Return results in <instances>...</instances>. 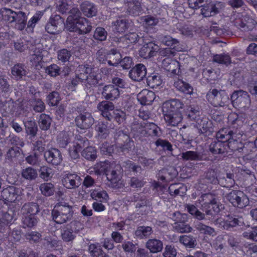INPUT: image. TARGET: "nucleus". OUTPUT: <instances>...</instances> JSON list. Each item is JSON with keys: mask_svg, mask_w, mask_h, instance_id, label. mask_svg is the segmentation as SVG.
<instances>
[{"mask_svg": "<svg viewBox=\"0 0 257 257\" xmlns=\"http://www.w3.org/2000/svg\"><path fill=\"white\" fill-rule=\"evenodd\" d=\"M3 19L7 21L10 23L15 21V17L16 16V12L7 8H2Z\"/></svg>", "mask_w": 257, "mask_h": 257, "instance_id": "obj_62", "label": "nucleus"}, {"mask_svg": "<svg viewBox=\"0 0 257 257\" xmlns=\"http://www.w3.org/2000/svg\"><path fill=\"white\" fill-rule=\"evenodd\" d=\"M236 133H234L229 128H222L216 134V138L227 142L232 138H237Z\"/></svg>", "mask_w": 257, "mask_h": 257, "instance_id": "obj_37", "label": "nucleus"}, {"mask_svg": "<svg viewBox=\"0 0 257 257\" xmlns=\"http://www.w3.org/2000/svg\"><path fill=\"white\" fill-rule=\"evenodd\" d=\"M74 24L68 27L67 29L69 31L78 32L79 34L83 35L89 33L92 29V26L87 20L84 18L80 19Z\"/></svg>", "mask_w": 257, "mask_h": 257, "instance_id": "obj_11", "label": "nucleus"}, {"mask_svg": "<svg viewBox=\"0 0 257 257\" xmlns=\"http://www.w3.org/2000/svg\"><path fill=\"white\" fill-rule=\"evenodd\" d=\"M195 228L200 233L205 235L213 236L216 235L215 230L213 227L200 222L196 224Z\"/></svg>", "mask_w": 257, "mask_h": 257, "instance_id": "obj_39", "label": "nucleus"}, {"mask_svg": "<svg viewBox=\"0 0 257 257\" xmlns=\"http://www.w3.org/2000/svg\"><path fill=\"white\" fill-rule=\"evenodd\" d=\"M39 176L44 181H48L51 178L52 170L51 168L46 166H42L39 169Z\"/></svg>", "mask_w": 257, "mask_h": 257, "instance_id": "obj_63", "label": "nucleus"}, {"mask_svg": "<svg viewBox=\"0 0 257 257\" xmlns=\"http://www.w3.org/2000/svg\"><path fill=\"white\" fill-rule=\"evenodd\" d=\"M227 200L235 207L243 208L249 205L247 196L240 190H232L226 195Z\"/></svg>", "mask_w": 257, "mask_h": 257, "instance_id": "obj_4", "label": "nucleus"}, {"mask_svg": "<svg viewBox=\"0 0 257 257\" xmlns=\"http://www.w3.org/2000/svg\"><path fill=\"white\" fill-rule=\"evenodd\" d=\"M173 228L180 233L190 232L193 229L189 225L185 224V221L174 223Z\"/></svg>", "mask_w": 257, "mask_h": 257, "instance_id": "obj_60", "label": "nucleus"}, {"mask_svg": "<svg viewBox=\"0 0 257 257\" xmlns=\"http://www.w3.org/2000/svg\"><path fill=\"white\" fill-rule=\"evenodd\" d=\"M99 166V171L104 172L107 179L112 183L113 187H116L117 185L115 184L119 181L121 166L114 163L108 164L106 162H101L97 167Z\"/></svg>", "mask_w": 257, "mask_h": 257, "instance_id": "obj_3", "label": "nucleus"}, {"mask_svg": "<svg viewBox=\"0 0 257 257\" xmlns=\"http://www.w3.org/2000/svg\"><path fill=\"white\" fill-rule=\"evenodd\" d=\"M226 147V141H223L216 138L210 144L209 150L213 154H223L227 153Z\"/></svg>", "mask_w": 257, "mask_h": 257, "instance_id": "obj_21", "label": "nucleus"}, {"mask_svg": "<svg viewBox=\"0 0 257 257\" xmlns=\"http://www.w3.org/2000/svg\"><path fill=\"white\" fill-rule=\"evenodd\" d=\"M187 190V187L182 183L171 184L168 188V191L171 196H184Z\"/></svg>", "mask_w": 257, "mask_h": 257, "instance_id": "obj_30", "label": "nucleus"}, {"mask_svg": "<svg viewBox=\"0 0 257 257\" xmlns=\"http://www.w3.org/2000/svg\"><path fill=\"white\" fill-rule=\"evenodd\" d=\"M256 24V21L247 15H242L234 21V26L242 31L252 30Z\"/></svg>", "mask_w": 257, "mask_h": 257, "instance_id": "obj_5", "label": "nucleus"}, {"mask_svg": "<svg viewBox=\"0 0 257 257\" xmlns=\"http://www.w3.org/2000/svg\"><path fill=\"white\" fill-rule=\"evenodd\" d=\"M182 158L185 161H200L202 160V156L200 153L191 151L182 153Z\"/></svg>", "mask_w": 257, "mask_h": 257, "instance_id": "obj_47", "label": "nucleus"}, {"mask_svg": "<svg viewBox=\"0 0 257 257\" xmlns=\"http://www.w3.org/2000/svg\"><path fill=\"white\" fill-rule=\"evenodd\" d=\"M71 206L58 204L52 211L53 220L58 224H63L70 220L73 217Z\"/></svg>", "mask_w": 257, "mask_h": 257, "instance_id": "obj_2", "label": "nucleus"}, {"mask_svg": "<svg viewBox=\"0 0 257 257\" xmlns=\"http://www.w3.org/2000/svg\"><path fill=\"white\" fill-rule=\"evenodd\" d=\"M44 156L47 163L53 166H58L63 161L61 152L58 149L54 148H51L46 151Z\"/></svg>", "mask_w": 257, "mask_h": 257, "instance_id": "obj_8", "label": "nucleus"}, {"mask_svg": "<svg viewBox=\"0 0 257 257\" xmlns=\"http://www.w3.org/2000/svg\"><path fill=\"white\" fill-rule=\"evenodd\" d=\"M147 84L151 88H156L162 84L160 76L157 73H152L147 79Z\"/></svg>", "mask_w": 257, "mask_h": 257, "instance_id": "obj_48", "label": "nucleus"}, {"mask_svg": "<svg viewBox=\"0 0 257 257\" xmlns=\"http://www.w3.org/2000/svg\"><path fill=\"white\" fill-rule=\"evenodd\" d=\"M125 5L130 14L138 15L142 11L141 2L139 0H126Z\"/></svg>", "mask_w": 257, "mask_h": 257, "instance_id": "obj_33", "label": "nucleus"}, {"mask_svg": "<svg viewBox=\"0 0 257 257\" xmlns=\"http://www.w3.org/2000/svg\"><path fill=\"white\" fill-rule=\"evenodd\" d=\"M164 119L168 125L176 126L182 120V115L180 112L173 113H163Z\"/></svg>", "mask_w": 257, "mask_h": 257, "instance_id": "obj_26", "label": "nucleus"}, {"mask_svg": "<svg viewBox=\"0 0 257 257\" xmlns=\"http://www.w3.org/2000/svg\"><path fill=\"white\" fill-rule=\"evenodd\" d=\"M243 223V219L241 217H236L228 215L222 222V227L224 229H228L230 227H235L237 225H241Z\"/></svg>", "mask_w": 257, "mask_h": 257, "instance_id": "obj_28", "label": "nucleus"}, {"mask_svg": "<svg viewBox=\"0 0 257 257\" xmlns=\"http://www.w3.org/2000/svg\"><path fill=\"white\" fill-rule=\"evenodd\" d=\"M229 101V95L226 91L224 90L220 89V92L218 93V96L216 99L213 106L214 107H223L228 105Z\"/></svg>", "mask_w": 257, "mask_h": 257, "instance_id": "obj_38", "label": "nucleus"}, {"mask_svg": "<svg viewBox=\"0 0 257 257\" xmlns=\"http://www.w3.org/2000/svg\"><path fill=\"white\" fill-rule=\"evenodd\" d=\"M21 175L23 178L30 181L36 179L38 175L37 170L32 167L23 169Z\"/></svg>", "mask_w": 257, "mask_h": 257, "instance_id": "obj_41", "label": "nucleus"}, {"mask_svg": "<svg viewBox=\"0 0 257 257\" xmlns=\"http://www.w3.org/2000/svg\"><path fill=\"white\" fill-rule=\"evenodd\" d=\"M162 66L169 72L168 75L171 77L178 78L180 72L179 70V63L170 58H166L162 61Z\"/></svg>", "mask_w": 257, "mask_h": 257, "instance_id": "obj_10", "label": "nucleus"}, {"mask_svg": "<svg viewBox=\"0 0 257 257\" xmlns=\"http://www.w3.org/2000/svg\"><path fill=\"white\" fill-rule=\"evenodd\" d=\"M220 172L217 167L209 168L206 172L205 179L210 183L223 184L224 177L220 176Z\"/></svg>", "mask_w": 257, "mask_h": 257, "instance_id": "obj_19", "label": "nucleus"}, {"mask_svg": "<svg viewBox=\"0 0 257 257\" xmlns=\"http://www.w3.org/2000/svg\"><path fill=\"white\" fill-rule=\"evenodd\" d=\"M72 3L71 0L60 1L57 4V9L58 11L62 14H67L73 7Z\"/></svg>", "mask_w": 257, "mask_h": 257, "instance_id": "obj_45", "label": "nucleus"}, {"mask_svg": "<svg viewBox=\"0 0 257 257\" xmlns=\"http://www.w3.org/2000/svg\"><path fill=\"white\" fill-rule=\"evenodd\" d=\"M179 48L170 47L165 48H159V54L162 57H166V58H170L176 55V51H179Z\"/></svg>", "mask_w": 257, "mask_h": 257, "instance_id": "obj_55", "label": "nucleus"}, {"mask_svg": "<svg viewBox=\"0 0 257 257\" xmlns=\"http://www.w3.org/2000/svg\"><path fill=\"white\" fill-rule=\"evenodd\" d=\"M80 9L83 14L88 17H92L97 14V9L95 5L89 1H84L80 5Z\"/></svg>", "mask_w": 257, "mask_h": 257, "instance_id": "obj_27", "label": "nucleus"}, {"mask_svg": "<svg viewBox=\"0 0 257 257\" xmlns=\"http://www.w3.org/2000/svg\"><path fill=\"white\" fill-rule=\"evenodd\" d=\"M179 241L189 248H194L197 245L196 239L191 235H182L180 237Z\"/></svg>", "mask_w": 257, "mask_h": 257, "instance_id": "obj_53", "label": "nucleus"}, {"mask_svg": "<svg viewBox=\"0 0 257 257\" xmlns=\"http://www.w3.org/2000/svg\"><path fill=\"white\" fill-rule=\"evenodd\" d=\"M224 7L222 3L217 2L215 4L210 1L208 3L202 7L201 13L204 17H211L219 13L220 10Z\"/></svg>", "mask_w": 257, "mask_h": 257, "instance_id": "obj_12", "label": "nucleus"}, {"mask_svg": "<svg viewBox=\"0 0 257 257\" xmlns=\"http://www.w3.org/2000/svg\"><path fill=\"white\" fill-rule=\"evenodd\" d=\"M26 133L32 137H35L37 134L38 126L36 123L32 120H28L25 122Z\"/></svg>", "mask_w": 257, "mask_h": 257, "instance_id": "obj_50", "label": "nucleus"}, {"mask_svg": "<svg viewBox=\"0 0 257 257\" xmlns=\"http://www.w3.org/2000/svg\"><path fill=\"white\" fill-rule=\"evenodd\" d=\"M130 22L128 20L122 18H118L111 23L112 31L115 33H122L125 32L130 27Z\"/></svg>", "mask_w": 257, "mask_h": 257, "instance_id": "obj_22", "label": "nucleus"}, {"mask_svg": "<svg viewBox=\"0 0 257 257\" xmlns=\"http://www.w3.org/2000/svg\"><path fill=\"white\" fill-rule=\"evenodd\" d=\"M145 127L147 132V135L153 137H159L161 130L160 127L153 122L147 123Z\"/></svg>", "mask_w": 257, "mask_h": 257, "instance_id": "obj_51", "label": "nucleus"}, {"mask_svg": "<svg viewBox=\"0 0 257 257\" xmlns=\"http://www.w3.org/2000/svg\"><path fill=\"white\" fill-rule=\"evenodd\" d=\"M107 62L109 66L116 67L121 59L120 52L116 49H112L107 51Z\"/></svg>", "mask_w": 257, "mask_h": 257, "instance_id": "obj_24", "label": "nucleus"}, {"mask_svg": "<svg viewBox=\"0 0 257 257\" xmlns=\"http://www.w3.org/2000/svg\"><path fill=\"white\" fill-rule=\"evenodd\" d=\"M146 247L151 253H157L162 251L163 248V242L156 238L149 239L146 243Z\"/></svg>", "mask_w": 257, "mask_h": 257, "instance_id": "obj_31", "label": "nucleus"}, {"mask_svg": "<svg viewBox=\"0 0 257 257\" xmlns=\"http://www.w3.org/2000/svg\"><path fill=\"white\" fill-rule=\"evenodd\" d=\"M199 201L201 204V209L205 212V215L215 216L224 208V205L212 193L202 194Z\"/></svg>", "mask_w": 257, "mask_h": 257, "instance_id": "obj_1", "label": "nucleus"}, {"mask_svg": "<svg viewBox=\"0 0 257 257\" xmlns=\"http://www.w3.org/2000/svg\"><path fill=\"white\" fill-rule=\"evenodd\" d=\"M103 84L101 75L99 72V70L97 68H93L91 72L87 76L86 86L90 88L96 87L97 85H102Z\"/></svg>", "mask_w": 257, "mask_h": 257, "instance_id": "obj_18", "label": "nucleus"}, {"mask_svg": "<svg viewBox=\"0 0 257 257\" xmlns=\"http://www.w3.org/2000/svg\"><path fill=\"white\" fill-rule=\"evenodd\" d=\"M52 122L51 117L48 114L42 113L39 119V125L40 128L43 131H47L50 127Z\"/></svg>", "mask_w": 257, "mask_h": 257, "instance_id": "obj_43", "label": "nucleus"}, {"mask_svg": "<svg viewBox=\"0 0 257 257\" xmlns=\"http://www.w3.org/2000/svg\"><path fill=\"white\" fill-rule=\"evenodd\" d=\"M94 118L89 112H84L78 115L75 118L77 126L81 129H87L94 123Z\"/></svg>", "mask_w": 257, "mask_h": 257, "instance_id": "obj_13", "label": "nucleus"}, {"mask_svg": "<svg viewBox=\"0 0 257 257\" xmlns=\"http://www.w3.org/2000/svg\"><path fill=\"white\" fill-rule=\"evenodd\" d=\"M62 182L66 188L75 189L81 185L82 179L76 173H67L63 175Z\"/></svg>", "mask_w": 257, "mask_h": 257, "instance_id": "obj_7", "label": "nucleus"}, {"mask_svg": "<svg viewBox=\"0 0 257 257\" xmlns=\"http://www.w3.org/2000/svg\"><path fill=\"white\" fill-rule=\"evenodd\" d=\"M82 156L88 160L93 161L97 157L96 150L92 147H86L82 152Z\"/></svg>", "mask_w": 257, "mask_h": 257, "instance_id": "obj_57", "label": "nucleus"}, {"mask_svg": "<svg viewBox=\"0 0 257 257\" xmlns=\"http://www.w3.org/2000/svg\"><path fill=\"white\" fill-rule=\"evenodd\" d=\"M155 99V94L148 89H143L137 95V99L142 105H149Z\"/></svg>", "mask_w": 257, "mask_h": 257, "instance_id": "obj_23", "label": "nucleus"}, {"mask_svg": "<svg viewBox=\"0 0 257 257\" xmlns=\"http://www.w3.org/2000/svg\"><path fill=\"white\" fill-rule=\"evenodd\" d=\"M37 219L35 216L26 215L23 218V223L24 227L32 228L37 224Z\"/></svg>", "mask_w": 257, "mask_h": 257, "instance_id": "obj_64", "label": "nucleus"}, {"mask_svg": "<svg viewBox=\"0 0 257 257\" xmlns=\"http://www.w3.org/2000/svg\"><path fill=\"white\" fill-rule=\"evenodd\" d=\"M213 61L227 66L231 63V58L227 54H216L213 56Z\"/></svg>", "mask_w": 257, "mask_h": 257, "instance_id": "obj_56", "label": "nucleus"}, {"mask_svg": "<svg viewBox=\"0 0 257 257\" xmlns=\"http://www.w3.org/2000/svg\"><path fill=\"white\" fill-rule=\"evenodd\" d=\"M49 22L60 32H62L64 29V20L59 15H55L52 16Z\"/></svg>", "mask_w": 257, "mask_h": 257, "instance_id": "obj_44", "label": "nucleus"}, {"mask_svg": "<svg viewBox=\"0 0 257 257\" xmlns=\"http://www.w3.org/2000/svg\"><path fill=\"white\" fill-rule=\"evenodd\" d=\"M183 104L179 99H174L166 101L163 105V113H173L180 112L179 109L183 108Z\"/></svg>", "mask_w": 257, "mask_h": 257, "instance_id": "obj_20", "label": "nucleus"}, {"mask_svg": "<svg viewBox=\"0 0 257 257\" xmlns=\"http://www.w3.org/2000/svg\"><path fill=\"white\" fill-rule=\"evenodd\" d=\"M39 92L34 94V97L32 99L33 108L34 111L37 112H42L45 109V105L41 99L37 97Z\"/></svg>", "mask_w": 257, "mask_h": 257, "instance_id": "obj_46", "label": "nucleus"}, {"mask_svg": "<svg viewBox=\"0 0 257 257\" xmlns=\"http://www.w3.org/2000/svg\"><path fill=\"white\" fill-rule=\"evenodd\" d=\"M13 219V212H6L0 216V232L4 233L12 224Z\"/></svg>", "mask_w": 257, "mask_h": 257, "instance_id": "obj_29", "label": "nucleus"}, {"mask_svg": "<svg viewBox=\"0 0 257 257\" xmlns=\"http://www.w3.org/2000/svg\"><path fill=\"white\" fill-rule=\"evenodd\" d=\"M21 210L24 214L35 216L39 212V207L36 203L29 202L23 206Z\"/></svg>", "mask_w": 257, "mask_h": 257, "instance_id": "obj_36", "label": "nucleus"}, {"mask_svg": "<svg viewBox=\"0 0 257 257\" xmlns=\"http://www.w3.org/2000/svg\"><path fill=\"white\" fill-rule=\"evenodd\" d=\"M26 21V16L24 12L20 11L16 13L14 22L17 24V27L18 29L23 30L25 27Z\"/></svg>", "mask_w": 257, "mask_h": 257, "instance_id": "obj_52", "label": "nucleus"}, {"mask_svg": "<svg viewBox=\"0 0 257 257\" xmlns=\"http://www.w3.org/2000/svg\"><path fill=\"white\" fill-rule=\"evenodd\" d=\"M186 208L188 212L197 219L201 220L205 219V214L200 211L194 205H187Z\"/></svg>", "mask_w": 257, "mask_h": 257, "instance_id": "obj_59", "label": "nucleus"}, {"mask_svg": "<svg viewBox=\"0 0 257 257\" xmlns=\"http://www.w3.org/2000/svg\"><path fill=\"white\" fill-rule=\"evenodd\" d=\"M68 13L69 14V16L67 19V28L72 25H74L75 22L83 18L81 17L80 11L77 7H72Z\"/></svg>", "mask_w": 257, "mask_h": 257, "instance_id": "obj_32", "label": "nucleus"}, {"mask_svg": "<svg viewBox=\"0 0 257 257\" xmlns=\"http://www.w3.org/2000/svg\"><path fill=\"white\" fill-rule=\"evenodd\" d=\"M147 74L146 66L143 64H138L129 72L130 78L135 81H140L143 79Z\"/></svg>", "mask_w": 257, "mask_h": 257, "instance_id": "obj_16", "label": "nucleus"}, {"mask_svg": "<svg viewBox=\"0 0 257 257\" xmlns=\"http://www.w3.org/2000/svg\"><path fill=\"white\" fill-rule=\"evenodd\" d=\"M132 132L134 136L144 137L147 135V132L143 123H134L132 126Z\"/></svg>", "mask_w": 257, "mask_h": 257, "instance_id": "obj_54", "label": "nucleus"}, {"mask_svg": "<svg viewBox=\"0 0 257 257\" xmlns=\"http://www.w3.org/2000/svg\"><path fill=\"white\" fill-rule=\"evenodd\" d=\"M91 196L93 199L99 200L100 202H106L109 198L107 193L105 191L94 190L91 192Z\"/></svg>", "mask_w": 257, "mask_h": 257, "instance_id": "obj_58", "label": "nucleus"}, {"mask_svg": "<svg viewBox=\"0 0 257 257\" xmlns=\"http://www.w3.org/2000/svg\"><path fill=\"white\" fill-rule=\"evenodd\" d=\"M40 190L43 195L47 197L53 195L55 191L54 185L51 183H44L41 184Z\"/></svg>", "mask_w": 257, "mask_h": 257, "instance_id": "obj_49", "label": "nucleus"}, {"mask_svg": "<svg viewBox=\"0 0 257 257\" xmlns=\"http://www.w3.org/2000/svg\"><path fill=\"white\" fill-rule=\"evenodd\" d=\"M97 108L101 112L102 116L107 120L111 121L113 119V115L110 111L114 110V105L111 101L103 100L98 104Z\"/></svg>", "mask_w": 257, "mask_h": 257, "instance_id": "obj_14", "label": "nucleus"}, {"mask_svg": "<svg viewBox=\"0 0 257 257\" xmlns=\"http://www.w3.org/2000/svg\"><path fill=\"white\" fill-rule=\"evenodd\" d=\"M11 73L16 80H22L27 74L26 66L22 63L16 64L12 68Z\"/></svg>", "mask_w": 257, "mask_h": 257, "instance_id": "obj_25", "label": "nucleus"}, {"mask_svg": "<svg viewBox=\"0 0 257 257\" xmlns=\"http://www.w3.org/2000/svg\"><path fill=\"white\" fill-rule=\"evenodd\" d=\"M158 51L159 46L155 43L150 42L143 46L139 51V54L144 58H150L156 55Z\"/></svg>", "mask_w": 257, "mask_h": 257, "instance_id": "obj_17", "label": "nucleus"}, {"mask_svg": "<svg viewBox=\"0 0 257 257\" xmlns=\"http://www.w3.org/2000/svg\"><path fill=\"white\" fill-rule=\"evenodd\" d=\"M158 39L163 44L170 47L177 48V46H178L179 44L178 40L173 38L169 35L161 34L158 36Z\"/></svg>", "mask_w": 257, "mask_h": 257, "instance_id": "obj_42", "label": "nucleus"}, {"mask_svg": "<svg viewBox=\"0 0 257 257\" xmlns=\"http://www.w3.org/2000/svg\"><path fill=\"white\" fill-rule=\"evenodd\" d=\"M114 139L122 152L129 151L134 147V142L122 131L116 132Z\"/></svg>", "mask_w": 257, "mask_h": 257, "instance_id": "obj_6", "label": "nucleus"}, {"mask_svg": "<svg viewBox=\"0 0 257 257\" xmlns=\"http://www.w3.org/2000/svg\"><path fill=\"white\" fill-rule=\"evenodd\" d=\"M88 251L91 257H102L104 252L100 245L94 243L89 245Z\"/></svg>", "mask_w": 257, "mask_h": 257, "instance_id": "obj_61", "label": "nucleus"}, {"mask_svg": "<svg viewBox=\"0 0 257 257\" xmlns=\"http://www.w3.org/2000/svg\"><path fill=\"white\" fill-rule=\"evenodd\" d=\"M102 97L105 100L113 101L120 95L119 89L113 84L106 85L103 87L101 92Z\"/></svg>", "mask_w": 257, "mask_h": 257, "instance_id": "obj_15", "label": "nucleus"}, {"mask_svg": "<svg viewBox=\"0 0 257 257\" xmlns=\"http://www.w3.org/2000/svg\"><path fill=\"white\" fill-rule=\"evenodd\" d=\"M153 230L152 227L149 226H138L135 231L136 236L140 239H146L150 237L153 233Z\"/></svg>", "mask_w": 257, "mask_h": 257, "instance_id": "obj_34", "label": "nucleus"}, {"mask_svg": "<svg viewBox=\"0 0 257 257\" xmlns=\"http://www.w3.org/2000/svg\"><path fill=\"white\" fill-rule=\"evenodd\" d=\"M21 191L15 186H9L2 191V198L10 202H15L21 199Z\"/></svg>", "mask_w": 257, "mask_h": 257, "instance_id": "obj_9", "label": "nucleus"}, {"mask_svg": "<svg viewBox=\"0 0 257 257\" xmlns=\"http://www.w3.org/2000/svg\"><path fill=\"white\" fill-rule=\"evenodd\" d=\"M244 148V145L240 141H238L234 138H232L227 142V152L229 149L232 152L238 151L241 152Z\"/></svg>", "mask_w": 257, "mask_h": 257, "instance_id": "obj_40", "label": "nucleus"}, {"mask_svg": "<svg viewBox=\"0 0 257 257\" xmlns=\"http://www.w3.org/2000/svg\"><path fill=\"white\" fill-rule=\"evenodd\" d=\"M177 80L174 83V86L179 91L182 92L186 94H191L193 93V88L188 83L183 81L181 79L177 78Z\"/></svg>", "mask_w": 257, "mask_h": 257, "instance_id": "obj_35", "label": "nucleus"}]
</instances>
